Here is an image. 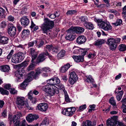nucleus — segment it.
I'll use <instances>...</instances> for the list:
<instances>
[{
	"instance_id": "1",
	"label": "nucleus",
	"mask_w": 126,
	"mask_h": 126,
	"mask_svg": "<svg viewBox=\"0 0 126 126\" xmlns=\"http://www.w3.org/2000/svg\"><path fill=\"white\" fill-rule=\"evenodd\" d=\"M44 21V23L41 25V29L43 33H47L48 31L53 27L54 22L53 21H50L47 18H45Z\"/></svg>"
},
{
	"instance_id": "2",
	"label": "nucleus",
	"mask_w": 126,
	"mask_h": 126,
	"mask_svg": "<svg viewBox=\"0 0 126 126\" xmlns=\"http://www.w3.org/2000/svg\"><path fill=\"white\" fill-rule=\"evenodd\" d=\"M94 21L97 23L98 25L100 28L105 31H110L112 29V27L108 22L103 21L101 19L94 18Z\"/></svg>"
},
{
	"instance_id": "3",
	"label": "nucleus",
	"mask_w": 126,
	"mask_h": 126,
	"mask_svg": "<svg viewBox=\"0 0 126 126\" xmlns=\"http://www.w3.org/2000/svg\"><path fill=\"white\" fill-rule=\"evenodd\" d=\"M121 40V39L119 38L114 39L111 38L108 39L107 44L109 45L110 50L114 51L116 49L118 44L120 43Z\"/></svg>"
},
{
	"instance_id": "4",
	"label": "nucleus",
	"mask_w": 126,
	"mask_h": 126,
	"mask_svg": "<svg viewBox=\"0 0 126 126\" xmlns=\"http://www.w3.org/2000/svg\"><path fill=\"white\" fill-rule=\"evenodd\" d=\"M43 89L45 92L51 96L54 95L55 93L58 94L59 92L58 88L55 86L47 84L43 87Z\"/></svg>"
},
{
	"instance_id": "5",
	"label": "nucleus",
	"mask_w": 126,
	"mask_h": 126,
	"mask_svg": "<svg viewBox=\"0 0 126 126\" xmlns=\"http://www.w3.org/2000/svg\"><path fill=\"white\" fill-rule=\"evenodd\" d=\"M22 116V114L21 112H18L17 114L13 116L9 115L8 119L10 122L12 121L14 125V126H20L19 125L21 124V122L19 120L20 117Z\"/></svg>"
},
{
	"instance_id": "6",
	"label": "nucleus",
	"mask_w": 126,
	"mask_h": 126,
	"mask_svg": "<svg viewBox=\"0 0 126 126\" xmlns=\"http://www.w3.org/2000/svg\"><path fill=\"white\" fill-rule=\"evenodd\" d=\"M24 54L22 52H19L14 55L12 57V62L16 63L21 62L24 59Z\"/></svg>"
},
{
	"instance_id": "7",
	"label": "nucleus",
	"mask_w": 126,
	"mask_h": 126,
	"mask_svg": "<svg viewBox=\"0 0 126 126\" xmlns=\"http://www.w3.org/2000/svg\"><path fill=\"white\" fill-rule=\"evenodd\" d=\"M76 110V108L73 107L64 108L62 113L66 116H71L74 114Z\"/></svg>"
},
{
	"instance_id": "8",
	"label": "nucleus",
	"mask_w": 126,
	"mask_h": 126,
	"mask_svg": "<svg viewBox=\"0 0 126 126\" xmlns=\"http://www.w3.org/2000/svg\"><path fill=\"white\" fill-rule=\"evenodd\" d=\"M24 72L23 69H18L15 72V75L16 78V80L17 82H20L23 79V74Z\"/></svg>"
},
{
	"instance_id": "9",
	"label": "nucleus",
	"mask_w": 126,
	"mask_h": 126,
	"mask_svg": "<svg viewBox=\"0 0 126 126\" xmlns=\"http://www.w3.org/2000/svg\"><path fill=\"white\" fill-rule=\"evenodd\" d=\"M60 82V80L57 77L48 79L47 81V84L51 86H55L54 85H57Z\"/></svg>"
},
{
	"instance_id": "10",
	"label": "nucleus",
	"mask_w": 126,
	"mask_h": 126,
	"mask_svg": "<svg viewBox=\"0 0 126 126\" xmlns=\"http://www.w3.org/2000/svg\"><path fill=\"white\" fill-rule=\"evenodd\" d=\"M70 78L69 81L70 84H74L78 79L77 75L74 72H72L70 73Z\"/></svg>"
},
{
	"instance_id": "11",
	"label": "nucleus",
	"mask_w": 126,
	"mask_h": 126,
	"mask_svg": "<svg viewBox=\"0 0 126 126\" xmlns=\"http://www.w3.org/2000/svg\"><path fill=\"white\" fill-rule=\"evenodd\" d=\"M16 104L17 107L19 109L22 108L25 104L24 98L23 97H17L16 98Z\"/></svg>"
},
{
	"instance_id": "12",
	"label": "nucleus",
	"mask_w": 126,
	"mask_h": 126,
	"mask_svg": "<svg viewBox=\"0 0 126 126\" xmlns=\"http://www.w3.org/2000/svg\"><path fill=\"white\" fill-rule=\"evenodd\" d=\"M16 32V28L13 24L9 25L8 28V33L11 36H15Z\"/></svg>"
},
{
	"instance_id": "13",
	"label": "nucleus",
	"mask_w": 126,
	"mask_h": 126,
	"mask_svg": "<svg viewBox=\"0 0 126 126\" xmlns=\"http://www.w3.org/2000/svg\"><path fill=\"white\" fill-rule=\"evenodd\" d=\"M73 49L74 50L73 53L75 54L81 53L82 55H85L87 52L86 49H80L77 47H75Z\"/></svg>"
},
{
	"instance_id": "14",
	"label": "nucleus",
	"mask_w": 126,
	"mask_h": 126,
	"mask_svg": "<svg viewBox=\"0 0 126 126\" xmlns=\"http://www.w3.org/2000/svg\"><path fill=\"white\" fill-rule=\"evenodd\" d=\"M46 56H48L49 57H52L47 51L46 52L42 53L39 55L37 59L38 62L40 63L44 61L46 59Z\"/></svg>"
},
{
	"instance_id": "15",
	"label": "nucleus",
	"mask_w": 126,
	"mask_h": 126,
	"mask_svg": "<svg viewBox=\"0 0 126 126\" xmlns=\"http://www.w3.org/2000/svg\"><path fill=\"white\" fill-rule=\"evenodd\" d=\"M86 79H84L85 82H87L88 83L92 84L93 87H96L97 85L94 83V79H93L92 76L89 75L88 76H86Z\"/></svg>"
},
{
	"instance_id": "16",
	"label": "nucleus",
	"mask_w": 126,
	"mask_h": 126,
	"mask_svg": "<svg viewBox=\"0 0 126 126\" xmlns=\"http://www.w3.org/2000/svg\"><path fill=\"white\" fill-rule=\"evenodd\" d=\"M48 105L45 103L39 104L37 106L38 109L42 111L45 112L47 110Z\"/></svg>"
},
{
	"instance_id": "17",
	"label": "nucleus",
	"mask_w": 126,
	"mask_h": 126,
	"mask_svg": "<svg viewBox=\"0 0 126 126\" xmlns=\"http://www.w3.org/2000/svg\"><path fill=\"white\" fill-rule=\"evenodd\" d=\"M39 118L38 116L37 115H32L30 114L26 117V119L29 122H32Z\"/></svg>"
},
{
	"instance_id": "18",
	"label": "nucleus",
	"mask_w": 126,
	"mask_h": 126,
	"mask_svg": "<svg viewBox=\"0 0 126 126\" xmlns=\"http://www.w3.org/2000/svg\"><path fill=\"white\" fill-rule=\"evenodd\" d=\"M20 21L21 25L24 27L27 26L30 22L29 19L26 16H24L21 17L20 18Z\"/></svg>"
},
{
	"instance_id": "19",
	"label": "nucleus",
	"mask_w": 126,
	"mask_h": 126,
	"mask_svg": "<svg viewBox=\"0 0 126 126\" xmlns=\"http://www.w3.org/2000/svg\"><path fill=\"white\" fill-rule=\"evenodd\" d=\"M117 116H115L113 117L112 118L108 120L107 122V126H115L116 121L114 119H116Z\"/></svg>"
},
{
	"instance_id": "20",
	"label": "nucleus",
	"mask_w": 126,
	"mask_h": 126,
	"mask_svg": "<svg viewBox=\"0 0 126 126\" xmlns=\"http://www.w3.org/2000/svg\"><path fill=\"white\" fill-rule=\"evenodd\" d=\"M86 40V38L84 35H81L78 37L76 40L77 43L79 45L84 44Z\"/></svg>"
},
{
	"instance_id": "21",
	"label": "nucleus",
	"mask_w": 126,
	"mask_h": 126,
	"mask_svg": "<svg viewBox=\"0 0 126 126\" xmlns=\"http://www.w3.org/2000/svg\"><path fill=\"white\" fill-rule=\"evenodd\" d=\"M84 55L74 56H73V58L74 61L77 63L82 62L84 59Z\"/></svg>"
},
{
	"instance_id": "22",
	"label": "nucleus",
	"mask_w": 126,
	"mask_h": 126,
	"mask_svg": "<svg viewBox=\"0 0 126 126\" xmlns=\"http://www.w3.org/2000/svg\"><path fill=\"white\" fill-rule=\"evenodd\" d=\"M30 53L32 56V60H34L37 57V54L33 48H30L29 49Z\"/></svg>"
},
{
	"instance_id": "23",
	"label": "nucleus",
	"mask_w": 126,
	"mask_h": 126,
	"mask_svg": "<svg viewBox=\"0 0 126 126\" xmlns=\"http://www.w3.org/2000/svg\"><path fill=\"white\" fill-rule=\"evenodd\" d=\"M32 96V91H30L28 94V98L32 103L34 104L37 101V99L35 97Z\"/></svg>"
},
{
	"instance_id": "24",
	"label": "nucleus",
	"mask_w": 126,
	"mask_h": 126,
	"mask_svg": "<svg viewBox=\"0 0 126 126\" xmlns=\"http://www.w3.org/2000/svg\"><path fill=\"white\" fill-rule=\"evenodd\" d=\"M43 72L41 68H38L36 70L35 73L33 75L32 77L35 79L38 78V76L40 75L41 73Z\"/></svg>"
},
{
	"instance_id": "25",
	"label": "nucleus",
	"mask_w": 126,
	"mask_h": 126,
	"mask_svg": "<svg viewBox=\"0 0 126 126\" xmlns=\"http://www.w3.org/2000/svg\"><path fill=\"white\" fill-rule=\"evenodd\" d=\"M76 38L75 34H72L68 33L66 36L65 37L66 39L70 41H73Z\"/></svg>"
},
{
	"instance_id": "26",
	"label": "nucleus",
	"mask_w": 126,
	"mask_h": 126,
	"mask_svg": "<svg viewBox=\"0 0 126 126\" xmlns=\"http://www.w3.org/2000/svg\"><path fill=\"white\" fill-rule=\"evenodd\" d=\"M84 25L87 29L93 30L94 28L93 24L92 23L89 22L84 23Z\"/></svg>"
},
{
	"instance_id": "27",
	"label": "nucleus",
	"mask_w": 126,
	"mask_h": 126,
	"mask_svg": "<svg viewBox=\"0 0 126 126\" xmlns=\"http://www.w3.org/2000/svg\"><path fill=\"white\" fill-rule=\"evenodd\" d=\"M8 39L7 37L1 36L0 37V43L3 44H6L8 43Z\"/></svg>"
},
{
	"instance_id": "28",
	"label": "nucleus",
	"mask_w": 126,
	"mask_h": 126,
	"mask_svg": "<svg viewBox=\"0 0 126 126\" xmlns=\"http://www.w3.org/2000/svg\"><path fill=\"white\" fill-rule=\"evenodd\" d=\"M37 43L36 44V46L38 48L42 47L44 44V42L41 39L37 40Z\"/></svg>"
},
{
	"instance_id": "29",
	"label": "nucleus",
	"mask_w": 126,
	"mask_h": 126,
	"mask_svg": "<svg viewBox=\"0 0 126 126\" xmlns=\"http://www.w3.org/2000/svg\"><path fill=\"white\" fill-rule=\"evenodd\" d=\"M70 65L69 63H68L66 65L62 67L60 69V71L62 73L65 72L70 67Z\"/></svg>"
},
{
	"instance_id": "30",
	"label": "nucleus",
	"mask_w": 126,
	"mask_h": 126,
	"mask_svg": "<svg viewBox=\"0 0 126 126\" xmlns=\"http://www.w3.org/2000/svg\"><path fill=\"white\" fill-rule=\"evenodd\" d=\"M10 69V67L8 65L2 66L0 67V69L3 72H8Z\"/></svg>"
},
{
	"instance_id": "31",
	"label": "nucleus",
	"mask_w": 126,
	"mask_h": 126,
	"mask_svg": "<svg viewBox=\"0 0 126 126\" xmlns=\"http://www.w3.org/2000/svg\"><path fill=\"white\" fill-rule=\"evenodd\" d=\"M105 42L104 40L100 39L94 42V44L95 46H99L104 43Z\"/></svg>"
},
{
	"instance_id": "32",
	"label": "nucleus",
	"mask_w": 126,
	"mask_h": 126,
	"mask_svg": "<svg viewBox=\"0 0 126 126\" xmlns=\"http://www.w3.org/2000/svg\"><path fill=\"white\" fill-rule=\"evenodd\" d=\"M76 27L72 26L67 31L68 33L72 34H75V33H76Z\"/></svg>"
},
{
	"instance_id": "33",
	"label": "nucleus",
	"mask_w": 126,
	"mask_h": 126,
	"mask_svg": "<svg viewBox=\"0 0 126 126\" xmlns=\"http://www.w3.org/2000/svg\"><path fill=\"white\" fill-rule=\"evenodd\" d=\"M76 33L80 34L83 32L84 31V29L82 27H76Z\"/></svg>"
},
{
	"instance_id": "34",
	"label": "nucleus",
	"mask_w": 126,
	"mask_h": 126,
	"mask_svg": "<svg viewBox=\"0 0 126 126\" xmlns=\"http://www.w3.org/2000/svg\"><path fill=\"white\" fill-rule=\"evenodd\" d=\"M0 93L3 95L9 94V92L7 90L5 89L2 87H0Z\"/></svg>"
},
{
	"instance_id": "35",
	"label": "nucleus",
	"mask_w": 126,
	"mask_h": 126,
	"mask_svg": "<svg viewBox=\"0 0 126 126\" xmlns=\"http://www.w3.org/2000/svg\"><path fill=\"white\" fill-rule=\"evenodd\" d=\"M30 33V31L28 30H24L22 32V36L23 38L26 37Z\"/></svg>"
},
{
	"instance_id": "36",
	"label": "nucleus",
	"mask_w": 126,
	"mask_h": 126,
	"mask_svg": "<svg viewBox=\"0 0 126 126\" xmlns=\"http://www.w3.org/2000/svg\"><path fill=\"white\" fill-rule=\"evenodd\" d=\"M5 11L3 8L0 7V16L2 18H4L5 15Z\"/></svg>"
},
{
	"instance_id": "37",
	"label": "nucleus",
	"mask_w": 126,
	"mask_h": 126,
	"mask_svg": "<svg viewBox=\"0 0 126 126\" xmlns=\"http://www.w3.org/2000/svg\"><path fill=\"white\" fill-rule=\"evenodd\" d=\"M65 51L64 50H62L57 55L58 58L60 59L63 57L65 55Z\"/></svg>"
},
{
	"instance_id": "38",
	"label": "nucleus",
	"mask_w": 126,
	"mask_h": 126,
	"mask_svg": "<svg viewBox=\"0 0 126 126\" xmlns=\"http://www.w3.org/2000/svg\"><path fill=\"white\" fill-rule=\"evenodd\" d=\"M119 48L120 51H124L126 50V46L125 45H120L119 46Z\"/></svg>"
},
{
	"instance_id": "39",
	"label": "nucleus",
	"mask_w": 126,
	"mask_h": 126,
	"mask_svg": "<svg viewBox=\"0 0 126 126\" xmlns=\"http://www.w3.org/2000/svg\"><path fill=\"white\" fill-rule=\"evenodd\" d=\"M34 60H32V63L30 65L28 68V69L30 71L33 69L34 68L35 62L33 61Z\"/></svg>"
},
{
	"instance_id": "40",
	"label": "nucleus",
	"mask_w": 126,
	"mask_h": 126,
	"mask_svg": "<svg viewBox=\"0 0 126 126\" xmlns=\"http://www.w3.org/2000/svg\"><path fill=\"white\" fill-rule=\"evenodd\" d=\"M113 98V97H111L110 99L109 102L111 104L113 105V107L115 108V107L116 103Z\"/></svg>"
},
{
	"instance_id": "41",
	"label": "nucleus",
	"mask_w": 126,
	"mask_h": 126,
	"mask_svg": "<svg viewBox=\"0 0 126 126\" xmlns=\"http://www.w3.org/2000/svg\"><path fill=\"white\" fill-rule=\"evenodd\" d=\"M79 19L82 22L84 23L87 22V21L88 20L87 17L86 16H81L79 18Z\"/></svg>"
},
{
	"instance_id": "42",
	"label": "nucleus",
	"mask_w": 126,
	"mask_h": 126,
	"mask_svg": "<svg viewBox=\"0 0 126 126\" xmlns=\"http://www.w3.org/2000/svg\"><path fill=\"white\" fill-rule=\"evenodd\" d=\"M58 87L60 90H62L63 91L64 94H65L67 93V92L65 90L64 87L63 85L60 84L59 85Z\"/></svg>"
},
{
	"instance_id": "43",
	"label": "nucleus",
	"mask_w": 126,
	"mask_h": 126,
	"mask_svg": "<svg viewBox=\"0 0 126 126\" xmlns=\"http://www.w3.org/2000/svg\"><path fill=\"white\" fill-rule=\"evenodd\" d=\"M122 20L121 19H117L116 23H113L112 24L116 26H118L120 25L122 23Z\"/></svg>"
},
{
	"instance_id": "44",
	"label": "nucleus",
	"mask_w": 126,
	"mask_h": 126,
	"mask_svg": "<svg viewBox=\"0 0 126 126\" xmlns=\"http://www.w3.org/2000/svg\"><path fill=\"white\" fill-rule=\"evenodd\" d=\"M83 124L85 126H94V125H92V122L89 120H86L85 122H83Z\"/></svg>"
},
{
	"instance_id": "45",
	"label": "nucleus",
	"mask_w": 126,
	"mask_h": 126,
	"mask_svg": "<svg viewBox=\"0 0 126 126\" xmlns=\"http://www.w3.org/2000/svg\"><path fill=\"white\" fill-rule=\"evenodd\" d=\"M57 13V11L55 12V14H52L50 15H48L47 16H49V18L51 19H54L56 17L58 16L59 15H57L56 13Z\"/></svg>"
},
{
	"instance_id": "46",
	"label": "nucleus",
	"mask_w": 126,
	"mask_h": 126,
	"mask_svg": "<svg viewBox=\"0 0 126 126\" xmlns=\"http://www.w3.org/2000/svg\"><path fill=\"white\" fill-rule=\"evenodd\" d=\"M77 12L76 10H70L67 11L66 14L67 15H72L75 14Z\"/></svg>"
},
{
	"instance_id": "47",
	"label": "nucleus",
	"mask_w": 126,
	"mask_h": 126,
	"mask_svg": "<svg viewBox=\"0 0 126 126\" xmlns=\"http://www.w3.org/2000/svg\"><path fill=\"white\" fill-rule=\"evenodd\" d=\"M108 11L109 12L113 13L116 15H117L118 14V12L115 9H109L108 10Z\"/></svg>"
},
{
	"instance_id": "48",
	"label": "nucleus",
	"mask_w": 126,
	"mask_h": 126,
	"mask_svg": "<svg viewBox=\"0 0 126 126\" xmlns=\"http://www.w3.org/2000/svg\"><path fill=\"white\" fill-rule=\"evenodd\" d=\"M86 108V104H84L80 106L77 111L79 112L85 109Z\"/></svg>"
},
{
	"instance_id": "49",
	"label": "nucleus",
	"mask_w": 126,
	"mask_h": 126,
	"mask_svg": "<svg viewBox=\"0 0 126 126\" xmlns=\"http://www.w3.org/2000/svg\"><path fill=\"white\" fill-rule=\"evenodd\" d=\"M37 43V40L34 41L32 42H30L28 43V47L29 48L30 47H32L34 43L36 44Z\"/></svg>"
},
{
	"instance_id": "50",
	"label": "nucleus",
	"mask_w": 126,
	"mask_h": 126,
	"mask_svg": "<svg viewBox=\"0 0 126 126\" xmlns=\"http://www.w3.org/2000/svg\"><path fill=\"white\" fill-rule=\"evenodd\" d=\"M42 123L45 125H47L49 124V121L48 119L47 118H45L43 120Z\"/></svg>"
},
{
	"instance_id": "51",
	"label": "nucleus",
	"mask_w": 126,
	"mask_h": 126,
	"mask_svg": "<svg viewBox=\"0 0 126 126\" xmlns=\"http://www.w3.org/2000/svg\"><path fill=\"white\" fill-rule=\"evenodd\" d=\"M42 71H44L46 73H49L50 71V69L49 67H45L43 68H42Z\"/></svg>"
},
{
	"instance_id": "52",
	"label": "nucleus",
	"mask_w": 126,
	"mask_h": 126,
	"mask_svg": "<svg viewBox=\"0 0 126 126\" xmlns=\"http://www.w3.org/2000/svg\"><path fill=\"white\" fill-rule=\"evenodd\" d=\"M6 25V22L4 21H2L0 24V27L2 28H5Z\"/></svg>"
},
{
	"instance_id": "53",
	"label": "nucleus",
	"mask_w": 126,
	"mask_h": 126,
	"mask_svg": "<svg viewBox=\"0 0 126 126\" xmlns=\"http://www.w3.org/2000/svg\"><path fill=\"white\" fill-rule=\"evenodd\" d=\"M25 105L27 109L29 110H32L33 109V107L31 106L28 105L27 102L26 101H25Z\"/></svg>"
},
{
	"instance_id": "54",
	"label": "nucleus",
	"mask_w": 126,
	"mask_h": 126,
	"mask_svg": "<svg viewBox=\"0 0 126 126\" xmlns=\"http://www.w3.org/2000/svg\"><path fill=\"white\" fill-rule=\"evenodd\" d=\"M27 83L25 81H24L23 82L20 84V87L23 89H25V88L27 86Z\"/></svg>"
},
{
	"instance_id": "55",
	"label": "nucleus",
	"mask_w": 126,
	"mask_h": 126,
	"mask_svg": "<svg viewBox=\"0 0 126 126\" xmlns=\"http://www.w3.org/2000/svg\"><path fill=\"white\" fill-rule=\"evenodd\" d=\"M14 52V50L13 49H12L11 50L9 54L7 56V58L8 59H10L12 55L13 54Z\"/></svg>"
},
{
	"instance_id": "56",
	"label": "nucleus",
	"mask_w": 126,
	"mask_h": 126,
	"mask_svg": "<svg viewBox=\"0 0 126 126\" xmlns=\"http://www.w3.org/2000/svg\"><path fill=\"white\" fill-rule=\"evenodd\" d=\"M53 46L51 45H47L46 46V48L49 51H51Z\"/></svg>"
},
{
	"instance_id": "57",
	"label": "nucleus",
	"mask_w": 126,
	"mask_h": 126,
	"mask_svg": "<svg viewBox=\"0 0 126 126\" xmlns=\"http://www.w3.org/2000/svg\"><path fill=\"white\" fill-rule=\"evenodd\" d=\"M10 92L12 94H16L17 91L14 88L11 89L10 91Z\"/></svg>"
},
{
	"instance_id": "58",
	"label": "nucleus",
	"mask_w": 126,
	"mask_h": 126,
	"mask_svg": "<svg viewBox=\"0 0 126 126\" xmlns=\"http://www.w3.org/2000/svg\"><path fill=\"white\" fill-rule=\"evenodd\" d=\"M7 20L9 21H13L14 20V18L13 16L11 15L8 16L7 18Z\"/></svg>"
},
{
	"instance_id": "59",
	"label": "nucleus",
	"mask_w": 126,
	"mask_h": 126,
	"mask_svg": "<svg viewBox=\"0 0 126 126\" xmlns=\"http://www.w3.org/2000/svg\"><path fill=\"white\" fill-rule=\"evenodd\" d=\"M4 88L7 90H9L11 88V86L10 84H6L4 86Z\"/></svg>"
},
{
	"instance_id": "60",
	"label": "nucleus",
	"mask_w": 126,
	"mask_h": 126,
	"mask_svg": "<svg viewBox=\"0 0 126 126\" xmlns=\"http://www.w3.org/2000/svg\"><path fill=\"white\" fill-rule=\"evenodd\" d=\"M28 64V62L27 61H25L21 64V66H22L25 67Z\"/></svg>"
},
{
	"instance_id": "61",
	"label": "nucleus",
	"mask_w": 126,
	"mask_h": 126,
	"mask_svg": "<svg viewBox=\"0 0 126 126\" xmlns=\"http://www.w3.org/2000/svg\"><path fill=\"white\" fill-rule=\"evenodd\" d=\"M51 51H52V52L54 53H57L58 51L57 48L56 47H53Z\"/></svg>"
},
{
	"instance_id": "62",
	"label": "nucleus",
	"mask_w": 126,
	"mask_h": 126,
	"mask_svg": "<svg viewBox=\"0 0 126 126\" xmlns=\"http://www.w3.org/2000/svg\"><path fill=\"white\" fill-rule=\"evenodd\" d=\"M2 115L4 117H5L7 116L6 110H4L3 112L2 113Z\"/></svg>"
},
{
	"instance_id": "63",
	"label": "nucleus",
	"mask_w": 126,
	"mask_h": 126,
	"mask_svg": "<svg viewBox=\"0 0 126 126\" xmlns=\"http://www.w3.org/2000/svg\"><path fill=\"white\" fill-rule=\"evenodd\" d=\"M67 93L65 94V100L67 102L69 101V98L68 95L66 94Z\"/></svg>"
},
{
	"instance_id": "64",
	"label": "nucleus",
	"mask_w": 126,
	"mask_h": 126,
	"mask_svg": "<svg viewBox=\"0 0 126 126\" xmlns=\"http://www.w3.org/2000/svg\"><path fill=\"white\" fill-rule=\"evenodd\" d=\"M123 112L124 113H126V105L123 104Z\"/></svg>"
}]
</instances>
